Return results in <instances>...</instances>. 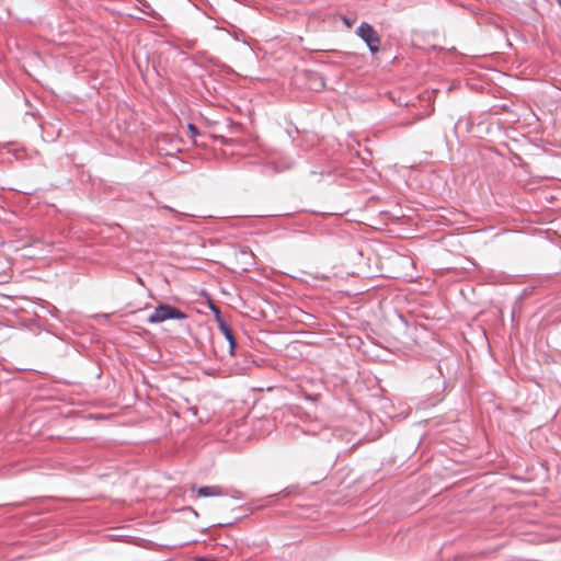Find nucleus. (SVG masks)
<instances>
[{"instance_id":"nucleus-1","label":"nucleus","mask_w":561,"mask_h":561,"mask_svg":"<svg viewBox=\"0 0 561 561\" xmlns=\"http://www.w3.org/2000/svg\"><path fill=\"white\" fill-rule=\"evenodd\" d=\"M170 319L183 320L186 319V314L180 309L170 305H160L148 318L149 323H161Z\"/></svg>"},{"instance_id":"nucleus-2","label":"nucleus","mask_w":561,"mask_h":561,"mask_svg":"<svg viewBox=\"0 0 561 561\" xmlns=\"http://www.w3.org/2000/svg\"><path fill=\"white\" fill-rule=\"evenodd\" d=\"M356 34L367 44L371 53H377L380 48V37L375 28L363 22L356 31Z\"/></svg>"},{"instance_id":"nucleus-3","label":"nucleus","mask_w":561,"mask_h":561,"mask_svg":"<svg viewBox=\"0 0 561 561\" xmlns=\"http://www.w3.org/2000/svg\"><path fill=\"white\" fill-rule=\"evenodd\" d=\"M192 490H195V486H193ZM198 496H221L224 494V490L219 485H211V486H201L196 489Z\"/></svg>"},{"instance_id":"nucleus-4","label":"nucleus","mask_w":561,"mask_h":561,"mask_svg":"<svg viewBox=\"0 0 561 561\" xmlns=\"http://www.w3.org/2000/svg\"><path fill=\"white\" fill-rule=\"evenodd\" d=\"M219 329H220V331L222 332V334L225 335L226 340L229 343L230 354H233V350L236 347V340L233 337V334H232L230 328L224 321H220L219 322Z\"/></svg>"},{"instance_id":"nucleus-5","label":"nucleus","mask_w":561,"mask_h":561,"mask_svg":"<svg viewBox=\"0 0 561 561\" xmlns=\"http://www.w3.org/2000/svg\"><path fill=\"white\" fill-rule=\"evenodd\" d=\"M187 133H188V138L194 144H197L196 137L199 136V131H198L197 127L193 124H187Z\"/></svg>"},{"instance_id":"nucleus-6","label":"nucleus","mask_w":561,"mask_h":561,"mask_svg":"<svg viewBox=\"0 0 561 561\" xmlns=\"http://www.w3.org/2000/svg\"><path fill=\"white\" fill-rule=\"evenodd\" d=\"M343 22L345 23V25H346L347 27H352V25H353V22H352V21H350L346 16H344V18H343Z\"/></svg>"},{"instance_id":"nucleus-7","label":"nucleus","mask_w":561,"mask_h":561,"mask_svg":"<svg viewBox=\"0 0 561 561\" xmlns=\"http://www.w3.org/2000/svg\"><path fill=\"white\" fill-rule=\"evenodd\" d=\"M558 3H559V4H560V7H561V0H558Z\"/></svg>"}]
</instances>
